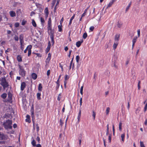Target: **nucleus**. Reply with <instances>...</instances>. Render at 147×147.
<instances>
[{"mask_svg":"<svg viewBox=\"0 0 147 147\" xmlns=\"http://www.w3.org/2000/svg\"><path fill=\"white\" fill-rule=\"evenodd\" d=\"M12 121L11 120L7 119L5 122L3 123V125L6 129H11L12 128Z\"/></svg>","mask_w":147,"mask_h":147,"instance_id":"f257e3e1","label":"nucleus"},{"mask_svg":"<svg viewBox=\"0 0 147 147\" xmlns=\"http://www.w3.org/2000/svg\"><path fill=\"white\" fill-rule=\"evenodd\" d=\"M1 81L0 84L3 86L4 89L9 86L8 83L6 81V79L5 78H2V80Z\"/></svg>","mask_w":147,"mask_h":147,"instance_id":"f03ea898","label":"nucleus"},{"mask_svg":"<svg viewBox=\"0 0 147 147\" xmlns=\"http://www.w3.org/2000/svg\"><path fill=\"white\" fill-rule=\"evenodd\" d=\"M19 73L22 76L24 77L25 76L26 71L24 70L23 67L20 65H19Z\"/></svg>","mask_w":147,"mask_h":147,"instance_id":"7ed1b4c3","label":"nucleus"},{"mask_svg":"<svg viewBox=\"0 0 147 147\" xmlns=\"http://www.w3.org/2000/svg\"><path fill=\"white\" fill-rule=\"evenodd\" d=\"M6 139L5 136L3 133L0 132V140H5Z\"/></svg>","mask_w":147,"mask_h":147,"instance_id":"20e7f679","label":"nucleus"},{"mask_svg":"<svg viewBox=\"0 0 147 147\" xmlns=\"http://www.w3.org/2000/svg\"><path fill=\"white\" fill-rule=\"evenodd\" d=\"M137 38V36H135L132 40V49H133L134 46L135 44Z\"/></svg>","mask_w":147,"mask_h":147,"instance_id":"39448f33","label":"nucleus"},{"mask_svg":"<svg viewBox=\"0 0 147 147\" xmlns=\"http://www.w3.org/2000/svg\"><path fill=\"white\" fill-rule=\"evenodd\" d=\"M26 86V84L24 82H23L21 83V90L23 91L24 90Z\"/></svg>","mask_w":147,"mask_h":147,"instance_id":"423d86ee","label":"nucleus"},{"mask_svg":"<svg viewBox=\"0 0 147 147\" xmlns=\"http://www.w3.org/2000/svg\"><path fill=\"white\" fill-rule=\"evenodd\" d=\"M52 27L51 18H49L47 24V27Z\"/></svg>","mask_w":147,"mask_h":147,"instance_id":"0eeeda50","label":"nucleus"},{"mask_svg":"<svg viewBox=\"0 0 147 147\" xmlns=\"http://www.w3.org/2000/svg\"><path fill=\"white\" fill-rule=\"evenodd\" d=\"M9 14L10 16L12 17H14L16 16V13L13 11H10L9 12Z\"/></svg>","mask_w":147,"mask_h":147,"instance_id":"6e6552de","label":"nucleus"},{"mask_svg":"<svg viewBox=\"0 0 147 147\" xmlns=\"http://www.w3.org/2000/svg\"><path fill=\"white\" fill-rule=\"evenodd\" d=\"M83 40H82L80 41H78L76 43V46L78 47H79L81 45L82 43L83 42Z\"/></svg>","mask_w":147,"mask_h":147,"instance_id":"1a4fd4ad","label":"nucleus"},{"mask_svg":"<svg viewBox=\"0 0 147 147\" xmlns=\"http://www.w3.org/2000/svg\"><path fill=\"white\" fill-rule=\"evenodd\" d=\"M8 101H10L12 99V95L11 93L10 92H9L8 93Z\"/></svg>","mask_w":147,"mask_h":147,"instance_id":"9d476101","label":"nucleus"},{"mask_svg":"<svg viewBox=\"0 0 147 147\" xmlns=\"http://www.w3.org/2000/svg\"><path fill=\"white\" fill-rule=\"evenodd\" d=\"M119 34H116L115 35V42H118V40H119Z\"/></svg>","mask_w":147,"mask_h":147,"instance_id":"9b49d317","label":"nucleus"},{"mask_svg":"<svg viewBox=\"0 0 147 147\" xmlns=\"http://www.w3.org/2000/svg\"><path fill=\"white\" fill-rule=\"evenodd\" d=\"M32 78L34 80H36L37 77V75L35 73H33L32 74Z\"/></svg>","mask_w":147,"mask_h":147,"instance_id":"f8f14e48","label":"nucleus"},{"mask_svg":"<svg viewBox=\"0 0 147 147\" xmlns=\"http://www.w3.org/2000/svg\"><path fill=\"white\" fill-rule=\"evenodd\" d=\"M75 16V14H74L72 16L71 18L70 19V20L69 22V26L71 25L72 23V21L73 19L74 18Z\"/></svg>","mask_w":147,"mask_h":147,"instance_id":"ddd939ff","label":"nucleus"},{"mask_svg":"<svg viewBox=\"0 0 147 147\" xmlns=\"http://www.w3.org/2000/svg\"><path fill=\"white\" fill-rule=\"evenodd\" d=\"M17 60L19 62H21L22 61V58L21 55H18L17 56Z\"/></svg>","mask_w":147,"mask_h":147,"instance_id":"4468645a","label":"nucleus"},{"mask_svg":"<svg viewBox=\"0 0 147 147\" xmlns=\"http://www.w3.org/2000/svg\"><path fill=\"white\" fill-rule=\"evenodd\" d=\"M118 42H114V44L113 45V49L115 50L117 48V46L118 45Z\"/></svg>","mask_w":147,"mask_h":147,"instance_id":"2eb2a0df","label":"nucleus"},{"mask_svg":"<svg viewBox=\"0 0 147 147\" xmlns=\"http://www.w3.org/2000/svg\"><path fill=\"white\" fill-rule=\"evenodd\" d=\"M42 84H41L40 83L38 85V91H41L42 90Z\"/></svg>","mask_w":147,"mask_h":147,"instance_id":"dca6fc26","label":"nucleus"},{"mask_svg":"<svg viewBox=\"0 0 147 147\" xmlns=\"http://www.w3.org/2000/svg\"><path fill=\"white\" fill-rule=\"evenodd\" d=\"M41 94L40 93H38L37 94V98L38 100H40L41 99L40 96Z\"/></svg>","mask_w":147,"mask_h":147,"instance_id":"f3484780","label":"nucleus"},{"mask_svg":"<svg viewBox=\"0 0 147 147\" xmlns=\"http://www.w3.org/2000/svg\"><path fill=\"white\" fill-rule=\"evenodd\" d=\"M26 117L27 118V119H26V122H28L29 123L31 121L29 120L30 118V116L29 115H27L26 116Z\"/></svg>","mask_w":147,"mask_h":147,"instance_id":"a211bd4d","label":"nucleus"},{"mask_svg":"<svg viewBox=\"0 0 147 147\" xmlns=\"http://www.w3.org/2000/svg\"><path fill=\"white\" fill-rule=\"evenodd\" d=\"M7 96V94L6 93H3L1 95V97L3 99H5Z\"/></svg>","mask_w":147,"mask_h":147,"instance_id":"6ab92c4d","label":"nucleus"},{"mask_svg":"<svg viewBox=\"0 0 147 147\" xmlns=\"http://www.w3.org/2000/svg\"><path fill=\"white\" fill-rule=\"evenodd\" d=\"M122 123L121 121H120L119 122V129L120 131H121L122 130Z\"/></svg>","mask_w":147,"mask_h":147,"instance_id":"aec40b11","label":"nucleus"},{"mask_svg":"<svg viewBox=\"0 0 147 147\" xmlns=\"http://www.w3.org/2000/svg\"><path fill=\"white\" fill-rule=\"evenodd\" d=\"M50 36H54V29H53L51 30L50 31Z\"/></svg>","mask_w":147,"mask_h":147,"instance_id":"412c9836","label":"nucleus"},{"mask_svg":"<svg viewBox=\"0 0 147 147\" xmlns=\"http://www.w3.org/2000/svg\"><path fill=\"white\" fill-rule=\"evenodd\" d=\"M36 142L33 139L31 142V144L32 145L34 146H36Z\"/></svg>","mask_w":147,"mask_h":147,"instance_id":"4be33fe9","label":"nucleus"},{"mask_svg":"<svg viewBox=\"0 0 147 147\" xmlns=\"http://www.w3.org/2000/svg\"><path fill=\"white\" fill-rule=\"evenodd\" d=\"M32 24L33 26L36 27V23L34 20H32Z\"/></svg>","mask_w":147,"mask_h":147,"instance_id":"5701e85b","label":"nucleus"},{"mask_svg":"<svg viewBox=\"0 0 147 147\" xmlns=\"http://www.w3.org/2000/svg\"><path fill=\"white\" fill-rule=\"evenodd\" d=\"M44 12L45 14H49V12L47 7L44 10Z\"/></svg>","mask_w":147,"mask_h":147,"instance_id":"b1692460","label":"nucleus"},{"mask_svg":"<svg viewBox=\"0 0 147 147\" xmlns=\"http://www.w3.org/2000/svg\"><path fill=\"white\" fill-rule=\"evenodd\" d=\"M125 136L124 134H121V138L122 141L123 142H124V138H125Z\"/></svg>","mask_w":147,"mask_h":147,"instance_id":"393cba45","label":"nucleus"},{"mask_svg":"<svg viewBox=\"0 0 147 147\" xmlns=\"http://www.w3.org/2000/svg\"><path fill=\"white\" fill-rule=\"evenodd\" d=\"M54 36H50V38L51 40V42L52 43V45H53L54 44Z\"/></svg>","mask_w":147,"mask_h":147,"instance_id":"a878e982","label":"nucleus"},{"mask_svg":"<svg viewBox=\"0 0 147 147\" xmlns=\"http://www.w3.org/2000/svg\"><path fill=\"white\" fill-rule=\"evenodd\" d=\"M87 36V34L86 32L84 33L83 35V38L85 39Z\"/></svg>","mask_w":147,"mask_h":147,"instance_id":"bb28decb","label":"nucleus"},{"mask_svg":"<svg viewBox=\"0 0 147 147\" xmlns=\"http://www.w3.org/2000/svg\"><path fill=\"white\" fill-rule=\"evenodd\" d=\"M32 48V46L31 45H28L27 47H26V49H26V51L27 50L28 51L29 50V48H30V49H31Z\"/></svg>","mask_w":147,"mask_h":147,"instance_id":"cd10ccee","label":"nucleus"},{"mask_svg":"<svg viewBox=\"0 0 147 147\" xmlns=\"http://www.w3.org/2000/svg\"><path fill=\"white\" fill-rule=\"evenodd\" d=\"M122 25V23L121 22H118V24L117 25V27L119 28H120Z\"/></svg>","mask_w":147,"mask_h":147,"instance_id":"c85d7f7f","label":"nucleus"},{"mask_svg":"<svg viewBox=\"0 0 147 147\" xmlns=\"http://www.w3.org/2000/svg\"><path fill=\"white\" fill-rule=\"evenodd\" d=\"M20 40H22L24 39V36L22 34H21L20 35V38H19Z\"/></svg>","mask_w":147,"mask_h":147,"instance_id":"c756f323","label":"nucleus"},{"mask_svg":"<svg viewBox=\"0 0 147 147\" xmlns=\"http://www.w3.org/2000/svg\"><path fill=\"white\" fill-rule=\"evenodd\" d=\"M131 5V3H130L127 6V7L126 8V9H125V12H126L129 9V7Z\"/></svg>","mask_w":147,"mask_h":147,"instance_id":"7c9ffc66","label":"nucleus"},{"mask_svg":"<svg viewBox=\"0 0 147 147\" xmlns=\"http://www.w3.org/2000/svg\"><path fill=\"white\" fill-rule=\"evenodd\" d=\"M40 19L41 23L42 24H43L45 22V20L42 17H41L40 18Z\"/></svg>","mask_w":147,"mask_h":147,"instance_id":"2f4dec72","label":"nucleus"},{"mask_svg":"<svg viewBox=\"0 0 147 147\" xmlns=\"http://www.w3.org/2000/svg\"><path fill=\"white\" fill-rule=\"evenodd\" d=\"M92 113H93V114H92V115L94 119V120L95 119L96 115V113L94 111H93Z\"/></svg>","mask_w":147,"mask_h":147,"instance_id":"473e14b6","label":"nucleus"},{"mask_svg":"<svg viewBox=\"0 0 147 147\" xmlns=\"http://www.w3.org/2000/svg\"><path fill=\"white\" fill-rule=\"evenodd\" d=\"M110 108L109 107H107L106 110V113L107 115L108 114L110 111Z\"/></svg>","mask_w":147,"mask_h":147,"instance_id":"72a5a7b5","label":"nucleus"},{"mask_svg":"<svg viewBox=\"0 0 147 147\" xmlns=\"http://www.w3.org/2000/svg\"><path fill=\"white\" fill-rule=\"evenodd\" d=\"M80 59V57L79 55H77L76 56V62L77 63H78L79 62V60Z\"/></svg>","mask_w":147,"mask_h":147,"instance_id":"f704fd0d","label":"nucleus"},{"mask_svg":"<svg viewBox=\"0 0 147 147\" xmlns=\"http://www.w3.org/2000/svg\"><path fill=\"white\" fill-rule=\"evenodd\" d=\"M14 38L16 41H17L19 40L18 37L17 35H15V36L14 37Z\"/></svg>","mask_w":147,"mask_h":147,"instance_id":"c9c22d12","label":"nucleus"},{"mask_svg":"<svg viewBox=\"0 0 147 147\" xmlns=\"http://www.w3.org/2000/svg\"><path fill=\"white\" fill-rule=\"evenodd\" d=\"M83 86H82L81 87L80 89V93L81 95H82L83 94Z\"/></svg>","mask_w":147,"mask_h":147,"instance_id":"e433bc0d","label":"nucleus"},{"mask_svg":"<svg viewBox=\"0 0 147 147\" xmlns=\"http://www.w3.org/2000/svg\"><path fill=\"white\" fill-rule=\"evenodd\" d=\"M140 81L139 80L138 81V89L139 90H140Z\"/></svg>","mask_w":147,"mask_h":147,"instance_id":"4c0bfd02","label":"nucleus"},{"mask_svg":"<svg viewBox=\"0 0 147 147\" xmlns=\"http://www.w3.org/2000/svg\"><path fill=\"white\" fill-rule=\"evenodd\" d=\"M62 26L61 25H59L58 26V28L59 29V32H61L62 31V29L61 28Z\"/></svg>","mask_w":147,"mask_h":147,"instance_id":"58836bf2","label":"nucleus"},{"mask_svg":"<svg viewBox=\"0 0 147 147\" xmlns=\"http://www.w3.org/2000/svg\"><path fill=\"white\" fill-rule=\"evenodd\" d=\"M31 49H30V48H29V50L28 51V57L30 56L31 54Z\"/></svg>","mask_w":147,"mask_h":147,"instance_id":"ea45409f","label":"nucleus"},{"mask_svg":"<svg viewBox=\"0 0 147 147\" xmlns=\"http://www.w3.org/2000/svg\"><path fill=\"white\" fill-rule=\"evenodd\" d=\"M51 55L50 53H49L48 54V57L47 58V60H48V59H49V61L51 59Z\"/></svg>","mask_w":147,"mask_h":147,"instance_id":"a19ab883","label":"nucleus"},{"mask_svg":"<svg viewBox=\"0 0 147 147\" xmlns=\"http://www.w3.org/2000/svg\"><path fill=\"white\" fill-rule=\"evenodd\" d=\"M51 46V43H50V42L49 41V42H48V46H47V48L50 49Z\"/></svg>","mask_w":147,"mask_h":147,"instance_id":"79ce46f5","label":"nucleus"},{"mask_svg":"<svg viewBox=\"0 0 147 147\" xmlns=\"http://www.w3.org/2000/svg\"><path fill=\"white\" fill-rule=\"evenodd\" d=\"M140 142L141 147H145L143 142L141 141Z\"/></svg>","mask_w":147,"mask_h":147,"instance_id":"37998d69","label":"nucleus"},{"mask_svg":"<svg viewBox=\"0 0 147 147\" xmlns=\"http://www.w3.org/2000/svg\"><path fill=\"white\" fill-rule=\"evenodd\" d=\"M147 109V102L146 104V105L144 107V112H145L146 111Z\"/></svg>","mask_w":147,"mask_h":147,"instance_id":"c03bdc74","label":"nucleus"},{"mask_svg":"<svg viewBox=\"0 0 147 147\" xmlns=\"http://www.w3.org/2000/svg\"><path fill=\"white\" fill-rule=\"evenodd\" d=\"M14 26L16 27H18L19 26V24L18 22H16Z\"/></svg>","mask_w":147,"mask_h":147,"instance_id":"a18cd8bd","label":"nucleus"},{"mask_svg":"<svg viewBox=\"0 0 147 147\" xmlns=\"http://www.w3.org/2000/svg\"><path fill=\"white\" fill-rule=\"evenodd\" d=\"M139 109H140L139 108H138L136 109V112H135L136 114H137L138 113H139V112L140 111Z\"/></svg>","mask_w":147,"mask_h":147,"instance_id":"49530a36","label":"nucleus"},{"mask_svg":"<svg viewBox=\"0 0 147 147\" xmlns=\"http://www.w3.org/2000/svg\"><path fill=\"white\" fill-rule=\"evenodd\" d=\"M113 4V3H112V2L110 1L109 3V4L107 6V7L108 8L110 7Z\"/></svg>","mask_w":147,"mask_h":147,"instance_id":"de8ad7c7","label":"nucleus"},{"mask_svg":"<svg viewBox=\"0 0 147 147\" xmlns=\"http://www.w3.org/2000/svg\"><path fill=\"white\" fill-rule=\"evenodd\" d=\"M112 129H113V135H114L115 129V127H114V125H113Z\"/></svg>","mask_w":147,"mask_h":147,"instance_id":"09e8293b","label":"nucleus"},{"mask_svg":"<svg viewBox=\"0 0 147 147\" xmlns=\"http://www.w3.org/2000/svg\"><path fill=\"white\" fill-rule=\"evenodd\" d=\"M36 131L37 132H38L39 130V127L38 126V125L37 123L36 124Z\"/></svg>","mask_w":147,"mask_h":147,"instance_id":"8fccbe9b","label":"nucleus"},{"mask_svg":"<svg viewBox=\"0 0 147 147\" xmlns=\"http://www.w3.org/2000/svg\"><path fill=\"white\" fill-rule=\"evenodd\" d=\"M80 107L81 108V106L82 105V98H80Z\"/></svg>","mask_w":147,"mask_h":147,"instance_id":"3c124183","label":"nucleus"},{"mask_svg":"<svg viewBox=\"0 0 147 147\" xmlns=\"http://www.w3.org/2000/svg\"><path fill=\"white\" fill-rule=\"evenodd\" d=\"M47 30H48V33L49 34V31H50V30H52V27H47Z\"/></svg>","mask_w":147,"mask_h":147,"instance_id":"603ef678","label":"nucleus"},{"mask_svg":"<svg viewBox=\"0 0 147 147\" xmlns=\"http://www.w3.org/2000/svg\"><path fill=\"white\" fill-rule=\"evenodd\" d=\"M138 35V37H139L140 35V30L138 29L137 30Z\"/></svg>","mask_w":147,"mask_h":147,"instance_id":"864d4df0","label":"nucleus"},{"mask_svg":"<svg viewBox=\"0 0 147 147\" xmlns=\"http://www.w3.org/2000/svg\"><path fill=\"white\" fill-rule=\"evenodd\" d=\"M36 140L37 141L38 143H40V139L39 136H38L37 137Z\"/></svg>","mask_w":147,"mask_h":147,"instance_id":"5fc2aeb1","label":"nucleus"},{"mask_svg":"<svg viewBox=\"0 0 147 147\" xmlns=\"http://www.w3.org/2000/svg\"><path fill=\"white\" fill-rule=\"evenodd\" d=\"M26 21H25L24 20H23L22 21V25H24L26 24Z\"/></svg>","mask_w":147,"mask_h":147,"instance_id":"6e6d98bb","label":"nucleus"},{"mask_svg":"<svg viewBox=\"0 0 147 147\" xmlns=\"http://www.w3.org/2000/svg\"><path fill=\"white\" fill-rule=\"evenodd\" d=\"M69 78V77H68L67 75H66L65 76V80L66 81V80H68Z\"/></svg>","mask_w":147,"mask_h":147,"instance_id":"4d7b16f0","label":"nucleus"},{"mask_svg":"<svg viewBox=\"0 0 147 147\" xmlns=\"http://www.w3.org/2000/svg\"><path fill=\"white\" fill-rule=\"evenodd\" d=\"M50 70H48L47 72V75L48 76H49L50 75Z\"/></svg>","mask_w":147,"mask_h":147,"instance_id":"13d9d810","label":"nucleus"},{"mask_svg":"<svg viewBox=\"0 0 147 147\" xmlns=\"http://www.w3.org/2000/svg\"><path fill=\"white\" fill-rule=\"evenodd\" d=\"M94 29V27L93 26H91L90 28V30L91 31H93Z\"/></svg>","mask_w":147,"mask_h":147,"instance_id":"bf43d9fd","label":"nucleus"},{"mask_svg":"<svg viewBox=\"0 0 147 147\" xmlns=\"http://www.w3.org/2000/svg\"><path fill=\"white\" fill-rule=\"evenodd\" d=\"M66 83H67L66 81L65 80L64 81V87L65 88H66Z\"/></svg>","mask_w":147,"mask_h":147,"instance_id":"052dcab7","label":"nucleus"},{"mask_svg":"<svg viewBox=\"0 0 147 147\" xmlns=\"http://www.w3.org/2000/svg\"><path fill=\"white\" fill-rule=\"evenodd\" d=\"M111 135L110 134V135L109 136V142H111Z\"/></svg>","mask_w":147,"mask_h":147,"instance_id":"680f3d73","label":"nucleus"},{"mask_svg":"<svg viewBox=\"0 0 147 147\" xmlns=\"http://www.w3.org/2000/svg\"><path fill=\"white\" fill-rule=\"evenodd\" d=\"M72 52V51L71 50H69V54L68 55V57H70V55H71V53Z\"/></svg>","mask_w":147,"mask_h":147,"instance_id":"e2e57ef3","label":"nucleus"},{"mask_svg":"<svg viewBox=\"0 0 147 147\" xmlns=\"http://www.w3.org/2000/svg\"><path fill=\"white\" fill-rule=\"evenodd\" d=\"M56 0H53L52 3V4L53 6H54L55 5V3Z\"/></svg>","mask_w":147,"mask_h":147,"instance_id":"0e129e2a","label":"nucleus"},{"mask_svg":"<svg viewBox=\"0 0 147 147\" xmlns=\"http://www.w3.org/2000/svg\"><path fill=\"white\" fill-rule=\"evenodd\" d=\"M59 86H60L59 84H57V86L56 87V89L57 90L59 88Z\"/></svg>","mask_w":147,"mask_h":147,"instance_id":"69168bd1","label":"nucleus"},{"mask_svg":"<svg viewBox=\"0 0 147 147\" xmlns=\"http://www.w3.org/2000/svg\"><path fill=\"white\" fill-rule=\"evenodd\" d=\"M7 32L8 34H10L11 33V32L9 30H7Z\"/></svg>","mask_w":147,"mask_h":147,"instance_id":"338daca9","label":"nucleus"},{"mask_svg":"<svg viewBox=\"0 0 147 147\" xmlns=\"http://www.w3.org/2000/svg\"><path fill=\"white\" fill-rule=\"evenodd\" d=\"M50 50V49L47 48L46 49V50H45L46 53H48V52Z\"/></svg>","mask_w":147,"mask_h":147,"instance_id":"774afa93","label":"nucleus"}]
</instances>
